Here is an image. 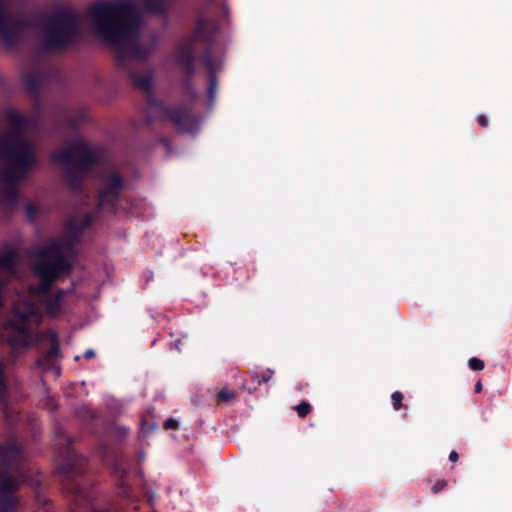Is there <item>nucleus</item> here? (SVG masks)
Wrapping results in <instances>:
<instances>
[{
  "mask_svg": "<svg viewBox=\"0 0 512 512\" xmlns=\"http://www.w3.org/2000/svg\"><path fill=\"white\" fill-rule=\"evenodd\" d=\"M95 356V352L92 350V349H88L85 351L84 353V358L85 359H91Z\"/></svg>",
  "mask_w": 512,
  "mask_h": 512,
  "instance_id": "e433bc0d",
  "label": "nucleus"
},
{
  "mask_svg": "<svg viewBox=\"0 0 512 512\" xmlns=\"http://www.w3.org/2000/svg\"><path fill=\"white\" fill-rule=\"evenodd\" d=\"M203 62H204L205 68H206L207 79H208L207 94H208L209 101L212 103V102H214V99H215L218 81H217V76H216V71H215V65H214L211 53L209 51H207L204 54Z\"/></svg>",
  "mask_w": 512,
  "mask_h": 512,
  "instance_id": "ddd939ff",
  "label": "nucleus"
},
{
  "mask_svg": "<svg viewBox=\"0 0 512 512\" xmlns=\"http://www.w3.org/2000/svg\"><path fill=\"white\" fill-rule=\"evenodd\" d=\"M18 482L10 475H0V493L1 498L13 499V494L18 490Z\"/></svg>",
  "mask_w": 512,
  "mask_h": 512,
  "instance_id": "6ab92c4d",
  "label": "nucleus"
},
{
  "mask_svg": "<svg viewBox=\"0 0 512 512\" xmlns=\"http://www.w3.org/2000/svg\"><path fill=\"white\" fill-rule=\"evenodd\" d=\"M66 292L62 289L58 290L53 297L47 300L46 310L47 313L52 316H58L62 310L63 300Z\"/></svg>",
  "mask_w": 512,
  "mask_h": 512,
  "instance_id": "aec40b11",
  "label": "nucleus"
},
{
  "mask_svg": "<svg viewBox=\"0 0 512 512\" xmlns=\"http://www.w3.org/2000/svg\"><path fill=\"white\" fill-rule=\"evenodd\" d=\"M0 154L10 165L1 178L9 185L4 191L5 199L14 207L19 199L17 184L39 165L36 146L21 135L12 133L0 139Z\"/></svg>",
  "mask_w": 512,
  "mask_h": 512,
  "instance_id": "7ed1b4c3",
  "label": "nucleus"
},
{
  "mask_svg": "<svg viewBox=\"0 0 512 512\" xmlns=\"http://www.w3.org/2000/svg\"><path fill=\"white\" fill-rule=\"evenodd\" d=\"M93 512H106V511H93Z\"/></svg>",
  "mask_w": 512,
  "mask_h": 512,
  "instance_id": "ea45409f",
  "label": "nucleus"
},
{
  "mask_svg": "<svg viewBox=\"0 0 512 512\" xmlns=\"http://www.w3.org/2000/svg\"><path fill=\"white\" fill-rule=\"evenodd\" d=\"M403 394L400 391H395L391 395L392 406L395 410H400L403 406Z\"/></svg>",
  "mask_w": 512,
  "mask_h": 512,
  "instance_id": "cd10ccee",
  "label": "nucleus"
},
{
  "mask_svg": "<svg viewBox=\"0 0 512 512\" xmlns=\"http://www.w3.org/2000/svg\"><path fill=\"white\" fill-rule=\"evenodd\" d=\"M482 388H483L482 382L479 380V381L475 384V392H476V393H480V392L482 391Z\"/></svg>",
  "mask_w": 512,
  "mask_h": 512,
  "instance_id": "58836bf2",
  "label": "nucleus"
},
{
  "mask_svg": "<svg viewBox=\"0 0 512 512\" xmlns=\"http://www.w3.org/2000/svg\"><path fill=\"white\" fill-rule=\"evenodd\" d=\"M164 429L170 430V429H177L178 428V422L173 418H168L165 420L163 424Z\"/></svg>",
  "mask_w": 512,
  "mask_h": 512,
  "instance_id": "72a5a7b5",
  "label": "nucleus"
},
{
  "mask_svg": "<svg viewBox=\"0 0 512 512\" xmlns=\"http://www.w3.org/2000/svg\"><path fill=\"white\" fill-rule=\"evenodd\" d=\"M142 6L147 13L166 16L171 6V0H142Z\"/></svg>",
  "mask_w": 512,
  "mask_h": 512,
  "instance_id": "f3484780",
  "label": "nucleus"
},
{
  "mask_svg": "<svg viewBox=\"0 0 512 512\" xmlns=\"http://www.w3.org/2000/svg\"><path fill=\"white\" fill-rule=\"evenodd\" d=\"M447 481L444 479L437 480L435 484L432 486V493L438 494L440 491H442L447 486Z\"/></svg>",
  "mask_w": 512,
  "mask_h": 512,
  "instance_id": "2f4dec72",
  "label": "nucleus"
},
{
  "mask_svg": "<svg viewBox=\"0 0 512 512\" xmlns=\"http://www.w3.org/2000/svg\"><path fill=\"white\" fill-rule=\"evenodd\" d=\"M93 223V216L86 213L80 221L70 218L65 222V230L73 234V241L80 240L85 229L89 228Z\"/></svg>",
  "mask_w": 512,
  "mask_h": 512,
  "instance_id": "4468645a",
  "label": "nucleus"
},
{
  "mask_svg": "<svg viewBox=\"0 0 512 512\" xmlns=\"http://www.w3.org/2000/svg\"><path fill=\"white\" fill-rule=\"evenodd\" d=\"M16 252L13 248H6L0 253V269L13 270L15 266ZM7 281L0 276V293L6 286Z\"/></svg>",
  "mask_w": 512,
  "mask_h": 512,
  "instance_id": "a211bd4d",
  "label": "nucleus"
},
{
  "mask_svg": "<svg viewBox=\"0 0 512 512\" xmlns=\"http://www.w3.org/2000/svg\"><path fill=\"white\" fill-rule=\"evenodd\" d=\"M27 219L30 222H34L36 220L38 214V208L34 203H28L25 207Z\"/></svg>",
  "mask_w": 512,
  "mask_h": 512,
  "instance_id": "c85d7f7f",
  "label": "nucleus"
},
{
  "mask_svg": "<svg viewBox=\"0 0 512 512\" xmlns=\"http://www.w3.org/2000/svg\"><path fill=\"white\" fill-rule=\"evenodd\" d=\"M53 161L65 165L64 178L72 192L81 193L91 168L98 163L96 153L82 140L74 141L68 148L55 152Z\"/></svg>",
  "mask_w": 512,
  "mask_h": 512,
  "instance_id": "39448f33",
  "label": "nucleus"
},
{
  "mask_svg": "<svg viewBox=\"0 0 512 512\" xmlns=\"http://www.w3.org/2000/svg\"><path fill=\"white\" fill-rule=\"evenodd\" d=\"M82 38L80 14L71 7L56 10L42 26L41 49L46 53L64 52Z\"/></svg>",
  "mask_w": 512,
  "mask_h": 512,
  "instance_id": "20e7f679",
  "label": "nucleus"
},
{
  "mask_svg": "<svg viewBox=\"0 0 512 512\" xmlns=\"http://www.w3.org/2000/svg\"><path fill=\"white\" fill-rule=\"evenodd\" d=\"M15 509L14 499L0 498V512H13Z\"/></svg>",
  "mask_w": 512,
  "mask_h": 512,
  "instance_id": "bb28decb",
  "label": "nucleus"
},
{
  "mask_svg": "<svg viewBox=\"0 0 512 512\" xmlns=\"http://www.w3.org/2000/svg\"><path fill=\"white\" fill-rule=\"evenodd\" d=\"M469 368L473 371H481L485 367L483 360L477 357L470 358L468 361Z\"/></svg>",
  "mask_w": 512,
  "mask_h": 512,
  "instance_id": "c756f323",
  "label": "nucleus"
},
{
  "mask_svg": "<svg viewBox=\"0 0 512 512\" xmlns=\"http://www.w3.org/2000/svg\"><path fill=\"white\" fill-rule=\"evenodd\" d=\"M459 459V454L456 451H451L449 454V460L451 462H456Z\"/></svg>",
  "mask_w": 512,
  "mask_h": 512,
  "instance_id": "c9c22d12",
  "label": "nucleus"
},
{
  "mask_svg": "<svg viewBox=\"0 0 512 512\" xmlns=\"http://www.w3.org/2000/svg\"><path fill=\"white\" fill-rule=\"evenodd\" d=\"M295 410L300 418H305L312 411V406L307 401H302L296 405Z\"/></svg>",
  "mask_w": 512,
  "mask_h": 512,
  "instance_id": "a878e982",
  "label": "nucleus"
},
{
  "mask_svg": "<svg viewBox=\"0 0 512 512\" xmlns=\"http://www.w3.org/2000/svg\"><path fill=\"white\" fill-rule=\"evenodd\" d=\"M85 118V113L84 112H81L77 117H73L70 119V126L73 128V129H77L80 122L83 121Z\"/></svg>",
  "mask_w": 512,
  "mask_h": 512,
  "instance_id": "473e14b6",
  "label": "nucleus"
},
{
  "mask_svg": "<svg viewBox=\"0 0 512 512\" xmlns=\"http://www.w3.org/2000/svg\"><path fill=\"white\" fill-rule=\"evenodd\" d=\"M30 27L26 18H11L3 0H0V39L5 48L12 50L18 45L20 36Z\"/></svg>",
  "mask_w": 512,
  "mask_h": 512,
  "instance_id": "9d476101",
  "label": "nucleus"
},
{
  "mask_svg": "<svg viewBox=\"0 0 512 512\" xmlns=\"http://www.w3.org/2000/svg\"><path fill=\"white\" fill-rule=\"evenodd\" d=\"M59 352L60 347L58 338L56 335H53L50 349L36 360V365L42 368L44 371L54 369Z\"/></svg>",
  "mask_w": 512,
  "mask_h": 512,
  "instance_id": "f8f14e48",
  "label": "nucleus"
},
{
  "mask_svg": "<svg viewBox=\"0 0 512 512\" xmlns=\"http://www.w3.org/2000/svg\"><path fill=\"white\" fill-rule=\"evenodd\" d=\"M477 122L483 128H486L489 123L488 118L485 115H479L477 117Z\"/></svg>",
  "mask_w": 512,
  "mask_h": 512,
  "instance_id": "f704fd0d",
  "label": "nucleus"
},
{
  "mask_svg": "<svg viewBox=\"0 0 512 512\" xmlns=\"http://www.w3.org/2000/svg\"><path fill=\"white\" fill-rule=\"evenodd\" d=\"M37 315V307L32 302H25L23 307H15L12 310V316L6 323V327L16 333V336L9 340L12 346L23 348L30 346L32 337L31 320Z\"/></svg>",
  "mask_w": 512,
  "mask_h": 512,
  "instance_id": "6e6552de",
  "label": "nucleus"
},
{
  "mask_svg": "<svg viewBox=\"0 0 512 512\" xmlns=\"http://www.w3.org/2000/svg\"><path fill=\"white\" fill-rule=\"evenodd\" d=\"M75 414L77 417L81 418L84 421H89L96 417L95 411L88 405H81L77 407L75 409Z\"/></svg>",
  "mask_w": 512,
  "mask_h": 512,
  "instance_id": "5701e85b",
  "label": "nucleus"
},
{
  "mask_svg": "<svg viewBox=\"0 0 512 512\" xmlns=\"http://www.w3.org/2000/svg\"><path fill=\"white\" fill-rule=\"evenodd\" d=\"M218 6H221L225 13L227 12L226 5L219 4L216 0H201L197 8L194 34L186 40L179 42L175 47V63L185 75L183 80L185 91H192L194 88L196 42L203 41L207 44H212L219 30L214 17V9Z\"/></svg>",
  "mask_w": 512,
  "mask_h": 512,
  "instance_id": "f03ea898",
  "label": "nucleus"
},
{
  "mask_svg": "<svg viewBox=\"0 0 512 512\" xmlns=\"http://www.w3.org/2000/svg\"><path fill=\"white\" fill-rule=\"evenodd\" d=\"M216 398L219 404L230 403L236 398V393L224 388L217 393Z\"/></svg>",
  "mask_w": 512,
  "mask_h": 512,
  "instance_id": "b1692460",
  "label": "nucleus"
},
{
  "mask_svg": "<svg viewBox=\"0 0 512 512\" xmlns=\"http://www.w3.org/2000/svg\"><path fill=\"white\" fill-rule=\"evenodd\" d=\"M186 93L189 95V97L191 98V100H196L197 98V92L195 90V88H193L192 91H186Z\"/></svg>",
  "mask_w": 512,
  "mask_h": 512,
  "instance_id": "4c0bfd02",
  "label": "nucleus"
},
{
  "mask_svg": "<svg viewBox=\"0 0 512 512\" xmlns=\"http://www.w3.org/2000/svg\"><path fill=\"white\" fill-rule=\"evenodd\" d=\"M272 375H273V370L267 369L266 371L262 372V374L260 375V378L257 374H255L253 377L257 381V384L260 385L262 383H267L272 378Z\"/></svg>",
  "mask_w": 512,
  "mask_h": 512,
  "instance_id": "7c9ffc66",
  "label": "nucleus"
},
{
  "mask_svg": "<svg viewBox=\"0 0 512 512\" xmlns=\"http://www.w3.org/2000/svg\"><path fill=\"white\" fill-rule=\"evenodd\" d=\"M37 315V307L32 302H25L23 307H15L12 310V316L6 323V327L16 333V336L9 340L12 346L23 348L30 346L32 337L31 320Z\"/></svg>",
  "mask_w": 512,
  "mask_h": 512,
  "instance_id": "1a4fd4ad",
  "label": "nucleus"
},
{
  "mask_svg": "<svg viewBox=\"0 0 512 512\" xmlns=\"http://www.w3.org/2000/svg\"><path fill=\"white\" fill-rule=\"evenodd\" d=\"M7 394V384L5 380V366L0 361V399H4Z\"/></svg>",
  "mask_w": 512,
  "mask_h": 512,
  "instance_id": "393cba45",
  "label": "nucleus"
},
{
  "mask_svg": "<svg viewBox=\"0 0 512 512\" xmlns=\"http://www.w3.org/2000/svg\"><path fill=\"white\" fill-rule=\"evenodd\" d=\"M72 444V438L68 437L66 453L58 466V470L61 474L62 484L67 492L80 496L82 494V486L76 478L86 471L88 461L86 457L75 453L71 449Z\"/></svg>",
  "mask_w": 512,
  "mask_h": 512,
  "instance_id": "0eeeda50",
  "label": "nucleus"
},
{
  "mask_svg": "<svg viewBox=\"0 0 512 512\" xmlns=\"http://www.w3.org/2000/svg\"><path fill=\"white\" fill-rule=\"evenodd\" d=\"M125 180L117 172H109L101 178V187L97 195L98 206L115 209L120 201Z\"/></svg>",
  "mask_w": 512,
  "mask_h": 512,
  "instance_id": "9b49d317",
  "label": "nucleus"
},
{
  "mask_svg": "<svg viewBox=\"0 0 512 512\" xmlns=\"http://www.w3.org/2000/svg\"><path fill=\"white\" fill-rule=\"evenodd\" d=\"M23 83L28 94L35 101L41 96L42 75L40 72H27L24 75Z\"/></svg>",
  "mask_w": 512,
  "mask_h": 512,
  "instance_id": "2eb2a0df",
  "label": "nucleus"
},
{
  "mask_svg": "<svg viewBox=\"0 0 512 512\" xmlns=\"http://www.w3.org/2000/svg\"><path fill=\"white\" fill-rule=\"evenodd\" d=\"M67 237L64 240H51L48 245H57L61 256L66 258L65 252L73 250L75 244L79 242V240L73 241V234L66 230Z\"/></svg>",
  "mask_w": 512,
  "mask_h": 512,
  "instance_id": "412c9836",
  "label": "nucleus"
},
{
  "mask_svg": "<svg viewBox=\"0 0 512 512\" xmlns=\"http://www.w3.org/2000/svg\"><path fill=\"white\" fill-rule=\"evenodd\" d=\"M5 119L13 129L9 134L15 133L25 138L22 135V130L27 126L28 120L24 115L14 109H7L5 112ZM6 135H8V133Z\"/></svg>",
  "mask_w": 512,
  "mask_h": 512,
  "instance_id": "dca6fc26",
  "label": "nucleus"
},
{
  "mask_svg": "<svg viewBox=\"0 0 512 512\" xmlns=\"http://www.w3.org/2000/svg\"><path fill=\"white\" fill-rule=\"evenodd\" d=\"M73 269L71 262L61 256L58 246L46 245L38 252L34 272L40 278L38 292L48 294L53 282L61 273L69 274Z\"/></svg>",
  "mask_w": 512,
  "mask_h": 512,
  "instance_id": "423d86ee",
  "label": "nucleus"
},
{
  "mask_svg": "<svg viewBox=\"0 0 512 512\" xmlns=\"http://www.w3.org/2000/svg\"><path fill=\"white\" fill-rule=\"evenodd\" d=\"M19 453L17 445L0 446V460L4 464H9L10 461Z\"/></svg>",
  "mask_w": 512,
  "mask_h": 512,
  "instance_id": "4be33fe9",
  "label": "nucleus"
},
{
  "mask_svg": "<svg viewBox=\"0 0 512 512\" xmlns=\"http://www.w3.org/2000/svg\"><path fill=\"white\" fill-rule=\"evenodd\" d=\"M88 17L96 34L115 49L117 66L125 71L135 88L148 94L147 120H168L182 132L194 131L198 124L191 108L180 103L168 107L155 98L152 91L151 73L135 71V61L146 62L152 53L155 41L141 44L138 40L140 16L132 0H100L88 8Z\"/></svg>",
  "mask_w": 512,
  "mask_h": 512,
  "instance_id": "f257e3e1",
  "label": "nucleus"
}]
</instances>
